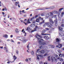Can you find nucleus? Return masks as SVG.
<instances>
[{
    "instance_id": "nucleus-1",
    "label": "nucleus",
    "mask_w": 64,
    "mask_h": 64,
    "mask_svg": "<svg viewBox=\"0 0 64 64\" xmlns=\"http://www.w3.org/2000/svg\"><path fill=\"white\" fill-rule=\"evenodd\" d=\"M36 38H37L38 40L39 43L41 45H46V44L45 42H43L42 41V40L43 41V40L42 39H41L40 38H38V37H37V36H36Z\"/></svg>"
},
{
    "instance_id": "nucleus-2",
    "label": "nucleus",
    "mask_w": 64,
    "mask_h": 64,
    "mask_svg": "<svg viewBox=\"0 0 64 64\" xmlns=\"http://www.w3.org/2000/svg\"><path fill=\"white\" fill-rule=\"evenodd\" d=\"M46 25H47L48 27L50 28H52V25L50 23V22H46V23L44 25V27H45L46 26Z\"/></svg>"
},
{
    "instance_id": "nucleus-3",
    "label": "nucleus",
    "mask_w": 64,
    "mask_h": 64,
    "mask_svg": "<svg viewBox=\"0 0 64 64\" xmlns=\"http://www.w3.org/2000/svg\"><path fill=\"white\" fill-rule=\"evenodd\" d=\"M50 17H51L52 18H53L54 16V15H53V14H54V12L52 11V12H50Z\"/></svg>"
},
{
    "instance_id": "nucleus-4",
    "label": "nucleus",
    "mask_w": 64,
    "mask_h": 64,
    "mask_svg": "<svg viewBox=\"0 0 64 64\" xmlns=\"http://www.w3.org/2000/svg\"><path fill=\"white\" fill-rule=\"evenodd\" d=\"M54 60V61H57V59H56L55 57H54V56H52L51 58V61L53 62V61Z\"/></svg>"
},
{
    "instance_id": "nucleus-5",
    "label": "nucleus",
    "mask_w": 64,
    "mask_h": 64,
    "mask_svg": "<svg viewBox=\"0 0 64 64\" xmlns=\"http://www.w3.org/2000/svg\"><path fill=\"white\" fill-rule=\"evenodd\" d=\"M40 20H42V22H40V24L41 25V24H42V23H44V20H43V18H41V17H40L39 18Z\"/></svg>"
},
{
    "instance_id": "nucleus-6",
    "label": "nucleus",
    "mask_w": 64,
    "mask_h": 64,
    "mask_svg": "<svg viewBox=\"0 0 64 64\" xmlns=\"http://www.w3.org/2000/svg\"><path fill=\"white\" fill-rule=\"evenodd\" d=\"M56 42H55V43L56 45H57L59 43V42L60 41V40L59 38H57L56 39Z\"/></svg>"
},
{
    "instance_id": "nucleus-7",
    "label": "nucleus",
    "mask_w": 64,
    "mask_h": 64,
    "mask_svg": "<svg viewBox=\"0 0 64 64\" xmlns=\"http://www.w3.org/2000/svg\"><path fill=\"white\" fill-rule=\"evenodd\" d=\"M58 20L57 19H56L55 20H54V22L55 23V25L56 26H57L58 25Z\"/></svg>"
},
{
    "instance_id": "nucleus-8",
    "label": "nucleus",
    "mask_w": 64,
    "mask_h": 64,
    "mask_svg": "<svg viewBox=\"0 0 64 64\" xmlns=\"http://www.w3.org/2000/svg\"><path fill=\"white\" fill-rule=\"evenodd\" d=\"M51 17H50L49 18L50 20L49 21L51 23H52V24H54V22L53 21V20H52V19H51Z\"/></svg>"
},
{
    "instance_id": "nucleus-9",
    "label": "nucleus",
    "mask_w": 64,
    "mask_h": 64,
    "mask_svg": "<svg viewBox=\"0 0 64 64\" xmlns=\"http://www.w3.org/2000/svg\"><path fill=\"white\" fill-rule=\"evenodd\" d=\"M38 28V27L37 26H36L35 28H34V30H32L31 32V33H32V32H34V31H36V29H37Z\"/></svg>"
},
{
    "instance_id": "nucleus-10",
    "label": "nucleus",
    "mask_w": 64,
    "mask_h": 64,
    "mask_svg": "<svg viewBox=\"0 0 64 64\" xmlns=\"http://www.w3.org/2000/svg\"><path fill=\"white\" fill-rule=\"evenodd\" d=\"M13 59L14 60V61H13L12 62H10L11 63H12V62H14V61H15V60H16V59H17V57L16 56H13Z\"/></svg>"
},
{
    "instance_id": "nucleus-11",
    "label": "nucleus",
    "mask_w": 64,
    "mask_h": 64,
    "mask_svg": "<svg viewBox=\"0 0 64 64\" xmlns=\"http://www.w3.org/2000/svg\"><path fill=\"white\" fill-rule=\"evenodd\" d=\"M50 14H49V13H48L46 15V18H48V17H50L49 18H50Z\"/></svg>"
},
{
    "instance_id": "nucleus-12",
    "label": "nucleus",
    "mask_w": 64,
    "mask_h": 64,
    "mask_svg": "<svg viewBox=\"0 0 64 64\" xmlns=\"http://www.w3.org/2000/svg\"><path fill=\"white\" fill-rule=\"evenodd\" d=\"M54 8H55L54 6H52V7H50L48 8H46V9H54Z\"/></svg>"
},
{
    "instance_id": "nucleus-13",
    "label": "nucleus",
    "mask_w": 64,
    "mask_h": 64,
    "mask_svg": "<svg viewBox=\"0 0 64 64\" xmlns=\"http://www.w3.org/2000/svg\"><path fill=\"white\" fill-rule=\"evenodd\" d=\"M20 39H19V40H20V41H23V39L24 38L23 37H21L20 36L19 37Z\"/></svg>"
},
{
    "instance_id": "nucleus-14",
    "label": "nucleus",
    "mask_w": 64,
    "mask_h": 64,
    "mask_svg": "<svg viewBox=\"0 0 64 64\" xmlns=\"http://www.w3.org/2000/svg\"><path fill=\"white\" fill-rule=\"evenodd\" d=\"M58 29L59 31H63V28H61V27L58 26Z\"/></svg>"
},
{
    "instance_id": "nucleus-15",
    "label": "nucleus",
    "mask_w": 64,
    "mask_h": 64,
    "mask_svg": "<svg viewBox=\"0 0 64 64\" xmlns=\"http://www.w3.org/2000/svg\"><path fill=\"white\" fill-rule=\"evenodd\" d=\"M44 38L46 39H49V37L47 36H44Z\"/></svg>"
},
{
    "instance_id": "nucleus-16",
    "label": "nucleus",
    "mask_w": 64,
    "mask_h": 64,
    "mask_svg": "<svg viewBox=\"0 0 64 64\" xmlns=\"http://www.w3.org/2000/svg\"><path fill=\"white\" fill-rule=\"evenodd\" d=\"M59 56L61 57L62 56L64 57V54H59Z\"/></svg>"
},
{
    "instance_id": "nucleus-17",
    "label": "nucleus",
    "mask_w": 64,
    "mask_h": 64,
    "mask_svg": "<svg viewBox=\"0 0 64 64\" xmlns=\"http://www.w3.org/2000/svg\"><path fill=\"white\" fill-rule=\"evenodd\" d=\"M45 30H43L42 31V35H46V34H44V33H45Z\"/></svg>"
},
{
    "instance_id": "nucleus-18",
    "label": "nucleus",
    "mask_w": 64,
    "mask_h": 64,
    "mask_svg": "<svg viewBox=\"0 0 64 64\" xmlns=\"http://www.w3.org/2000/svg\"><path fill=\"white\" fill-rule=\"evenodd\" d=\"M28 40H26V39L24 40H23V42L24 43H25Z\"/></svg>"
},
{
    "instance_id": "nucleus-19",
    "label": "nucleus",
    "mask_w": 64,
    "mask_h": 64,
    "mask_svg": "<svg viewBox=\"0 0 64 64\" xmlns=\"http://www.w3.org/2000/svg\"><path fill=\"white\" fill-rule=\"evenodd\" d=\"M58 44L59 47V46H60V48H61V47H62V44H59V43L58 44Z\"/></svg>"
},
{
    "instance_id": "nucleus-20",
    "label": "nucleus",
    "mask_w": 64,
    "mask_h": 64,
    "mask_svg": "<svg viewBox=\"0 0 64 64\" xmlns=\"http://www.w3.org/2000/svg\"><path fill=\"white\" fill-rule=\"evenodd\" d=\"M35 24H32L30 25V26L32 27H35Z\"/></svg>"
},
{
    "instance_id": "nucleus-21",
    "label": "nucleus",
    "mask_w": 64,
    "mask_h": 64,
    "mask_svg": "<svg viewBox=\"0 0 64 64\" xmlns=\"http://www.w3.org/2000/svg\"><path fill=\"white\" fill-rule=\"evenodd\" d=\"M3 37L7 38H8V35H7V34H6L5 35H4L3 36Z\"/></svg>"
},
{
    "instance_id": "nucleus-22",
    "label": "nucleus",
    "mask_w": 64,
    "mask_h": 64,
    "mask_svg": "<svg viewBox=\"0 0 64 64\" xmlns=\"http://www.w3.org/2000/svg\"><path fill=\"white\" fill-rule=\"evenodd\" d=\"M31 53L32 54V56H34V52L33 51L31 52Z\"/></svg>"
},
{
    "instance_id": "nucleus-23",
    "label": "nucleus",
    "mask_w": 64,
    "mask_h": 64,
    "mask_svg": "<svg viewBox=\"0 0 64 64\" xmlns=\"http://www.w3.org/2000/svg\"><path fill=\"white\" fill-rule=\"evenodd\" d=\"M18 28H16V29L15 30V31L16 32V33H18L19 32V31H18Z\"/></svg>"
},
{
    "instance_id": "nucleus-24",
    "label": "nucleus",
    "mask_w": 64,
    "mask_h": 64,
    "mask_svg": "<svg viewBox=\"0 0 64 64\" xmlns=\"http://www.w3.org/2000/svg\"><path fill=\"white\" fill-rule=\"evenodd\" d=\"M37 36H38V37H40V38H42V36H41V35H39L38 34L37 35Z\"/></svg>"
},
{
    "instance_id": "nucleus-25",
    "label": "nucleus",
    "mask_w": 64,
    "mask_h": 64,
    "mask_svg": "<svg viewBox=\"0 0 64 64\" xmlns=\"http://www.w3.org/2000/svg\"><path fill=\"white\" fill-rule=\"evenodd\" d=\"M60 61H61V62H62L63 61V60L62 58H61L59 59Z\"/></svg>"
},
{
    "instance_id": "nucleus-26",
    "label": "nucleus",
    "mask_w": 64,
    "mask_h": 64,
    "mask_svg": "<svg viewBox=\"0 0 64 64\" xmlns=\"http://www.w3.org/2000/svg\"><path fill=\"white\" fill-rule=\"evenodd\" d=\"M36 22H39V20L38 18H37L36 19Z\"/></svg>"
},
{
    "instance_id": "nucleus-27",
    "label": "nucleus",
    "mask_w": 64,
    "mask_h": 64,
    "mask_svg": "<svg viewBox=\"0 0 64 64\" xmlns=\"http://www.w3.org/2000/svg\"><path fill=\"white\" fill-rule=\"evenodd\" d=\"M53 12H54V13H55V14H57L58 13V12L57 11H56L55 10H54V11H53Z\"/></svg>"
},
{
    "instance_id": "nucleus-28",
    "label": "nucleus",
    "mask_w": 64,
    "mask_h": 64,
    "mask_svg": "<svg viewBox=\"0 0 64 64\" xmlns=\"http://www.w3.org/2000/svg\"><path fill=\"white\" fill-rule=\"evenodd\" d=\"M62 32H60L59 33V35L60 36H61L62 37L63 36L62 35V34H61Z\"/></svg>"
},
{
    "instance_id": "nucleus-29",
    "label": "nucleus",
    "mask_w": 64,
    "mask_h": 64,
    "mask_svg": "<svg viewBox=\"0 0 64 64\" xmlns=\"http://www.w3.org/2000/svg\"><path fill=\"white\" fill-rule=\"evenodd\" d=\"M41 51L42 53V54H43V53H44V50H41Z\"/></svg>"
},
{
    "instance_id": "nucleus-30",
    "label": "nucleus",
    "mask_w": 64,
    "mask_h": 64,
    "mask_svg": "<svg viewBox=\"0 0 64 64\" xmlns=\"http://www.w3.org/2000/svg\"><path fill=\"white\" fill-rule=\"evenodd\" d=\"M38 56L42 58H43V55H38Z\"/></svg>"
},
{
    "instance_id": "nucleus-31",
    "label": "nucleus",
    "mask_w": 64,
    "mask_h": 64,
    "mask_svg": "<svg viewBox=\"0 0 64 64\" xmlns=\"http://www.w3.org/2000/svg\"><path fill=\"white\" fill-rule=\"evenodd\" d=\"M62 9H63V8H60L59 10V12H60L61 11V10H62Z\"/></svg>"
},
{
    "instance_id": "nucleus-32",
    "label": "nucleus",
    "mask_w": 64,
    "mask_h": 64,
    "mask_svg": "<svg viewBox=\"0 0 64 64\" xmlns=\"http://www.w3.org/2000/svg\"><path fill=\"white\" fill-rule=\"evenodd\" d=\"M29 20V19H28L27 21V22L28 23H31V22H30Z\"/></svg>"
},
{
    "instance_id": "nucleus-33",
    "label": "nucleus",
    "mask_w": 64,
    "mask_h": 64,
    "mask_svg": "<svg viewBox=\"0 0 64 64\" xmlns=\"http://www.w3.org/2000/svg\"><path fill=\"white\" fill-rule=\"evenodd\" d=\"M58 53H61L62 52V51H61V50H58Z\"/></svg>"
},
{
    "instance_id": "nucleus-34",
    "label": "nucleus",
    "mask_w": 64,
    "mask_h": 64,
    "mask_svg": "<svg viewBox=\"0 0 64 64\" xmlns=\"http://www.w3.org/2000/svg\"><path fill=\"white\" fill-rule=\"evenodd\" d=\"M34 19V17H32V18H31L30 19V21H32V20H33Z\"/></svg>"
},
{
    "instance_id": "nucleus-35",
    "label": "nucleus",
    "mask_w": 64,
    "mask_h": 64,
    "mask_svg": "<svg viewBox=\"0 0 64 64\" xmlns=\"http://www.w3.org/2000/svg\"><path fill=\"white\" fill-rule=\"evenodd\" d=\"M55 56L56 58L58 57V56L57 54H55Z\"/></svg>"
},
{
    "instance_id": "nucleus-36",
    "label": "nucleus",
    "mask_w": 64,
    "mask_h": 64,
    "mask_svg": "<svg viewBox=\"0 0 64 64\" xmlns=\"http://www.w3.org/2000/svg\"><path fill=\"white\" fill-rule=\"evenodd\" d=\"M50 56H49L48 57V60L49 61H50Z\"/></svg>"
},
{
    "instance_id": "nucleus-37",
    "label": "nucleus",
    "mask_w": 64,
    "mask_h": 64,
    "mask_svg": "<svg viewBox=\"0 0 64 64\" xmlns=\"http://www.w3.org/2000/svg\"><path fill=\"white\" fill-rule=\"evenodd\" d=\"M44 9V8H40V9H38V10H43Z\"/></svg>"
},
{
    "instance_id": "nucleus-38",
    "label": "nucleus",
    "mask_w": 64,
    "mask_h": 64,
    "mask_svg": "<svg viewBox=\"0 0 64 64\" xmlns=\"http://www.w3.org/2000/svg\"><path fill=\"white\" fill-rule=\"evenodd\" d=\"M61 14H62V16H63V15H64V12H62Z\"/></svg>"
},
{
    "instance_id": "nucleus-39",
    "label": "nucleus",
    "mask_w": 64,
    "mask_h": 64,
    "mask_svg": "<svg viewBox=\"0 0 64 64\" xmlns=\"http://www.w3.org/2000/svg\"><path fill=\"white\" fill-rule=\"evenodd\" d=\"M47 54V53H46L44 55V56H47V54Z\"/></svg>"
},
{
    "instance_id": "nucleus-40",
    "label": "nucleus",
    "mask_w": 64,
    "mask_h": 64,
    "mask_svg": "<svg viewBox=\"0 0 64 64\" xmlns=\"http://www.w3.org/2000/svg\"><path fill=\"white\" fill-rule=\"evenodd\" d=\"M35 22H36L35 20H34L33 21V23H34V24H35Z\"/></svg>"
},
{
    "instance_id": "nucleus-41",
    "label": "nucleus",
    "mask_w": 64,
    "mask_h": 64,
    "mask_svg": "<svg viewBox=\"0 0 64 64\" xmlns=\"http://www.w3.org/2000/svg\"><path fill=\"white\" fill-rule=\"evenodd\" d=\"M61 26L62 27H64V24H62L61 25Z\"/></svg>"
},
{
    "instance_id": "nucleus-42",
    "label": "nucleus",
    "mask_w": 64,
    "mask_h": 64,
    "mask_svg": "<svg viewBox=\"0 0 64 64\" xmlns=\"http://www.w3.org/2000/svg\"><path fill=\"white\" fill-rule=\"evenodd\" d=\"M38 54H42L41 51H40L38 52Z\"/></svg>"
},
{
    "instance_id": "nucleus-43",
    "label": "nucleus",
    "mask_w": 64,
    "mask_h": 64,
    "mask_svg": "<svg viewBox=\"0 0 64 64\" xmlns=\"http://www.w3.org/2000/svg\"><path fill=\"white\" fill-rule=\"evenodd\" d=\"M15 4H19V2H16L14 3Z\"/></svg>"
},
{
    "instance_id": "nucleus-44",
    "label": "nucleus",
    "mask_w": 64,
    "mask_h": 64,
    "mask_svg": "<svg viewBox=\"0 0 64 64\" xmlns=\"http://www.w3.org/2000/svg\"><path fill=\"white\" fill-rule=\"evenodd\" d=\"M16 53H17V54H18V51L17 50H16Z\"/></svg>"
},
{
    "instance_id": "nucleus-45",
    "label": "nucleus",
    "mask_w": 64,
    "mask_h": 64,
    "mask_svg": "<svg viewBox=\"0 0 64 64\" xmlns=\"http://www.w3.org/2000/svg\"><path fill=\"white\" fill-rule=\"evenodd\" d=\"M11 42H14V41L12 39L11 40Z\"/></svg>"
},
{
    "instance_id": "nucleus-46",
    "label": "nucleus",
    "mask_w": 64,
    "mask_h": 64,
    "mask_svg": "<svg viewBox=\"0 0 64 64\" xmlns=\"http://www.w3.org/2000/svg\"><path fill=\"white\" fill-rule=\"evenodd\" d=\"M50 46H52V48H54V46H52V45Z\"/></svg>"
},
{
    "instance_id": "nucleus-47",
    "label": "nucleus",
    "mask_w": 64,
    "mask_h": 64,
    "mask_svg": "<svg viewBox=\"0 0 64 64\" xmlns=\"http://www.w3.org/2000/svg\"><path fill=\"white\" fill-rule=\"evenodd\" d=\"M26 62H28V59H26Z\"/></svg>"
},
{
    "instance_id": "nucleus-48",
    "label": "nucleus",
    "mask_w": 64,
    "mask_h": 64,
    "mask_svg": "<svg viewBox=\"0 0 64 64\" xmlns=\"http://www.w3.org/2000/svg\"><path fill=\"white\" fill-rule=\"evenodd\" d=\"M38 17V15H36L35 16V18H37Z\"/></svg>"
},
{
    "instance_id": "nucleus-49",
    "label": "nucleus",
    "mask_w": 64,
    "mask_h": 64,
    "mask_svg": "<svg viewBox=\"0 0 64 64\" xmlns=\"http://www.w3.org/2000/svg\"><path fill=\"white\" fill-rule=\"evenodd\" d=\"M40 50L38 49V50H37L36 52L37 53V52H38V51H39Z\"/></svg>"
},
{
    "instance_id": "nucleus-50",
    "label": "nucleus",
    "mask_w": 64,
    "mask_h": 64,
    "mask_svg": "<svg viewBox=\"0 0 64 64\" xmlns=\"http://www.w3.org/2000/svg\"><path fill=\"white\" fill-rule=\"evenodd\" d=\"M28 59L30 60V61H31V58H28Z\"/></svg>"
},
{
    "instance_id": "nucleus-51",
    "label": "nucleus",
    "mask_w": 64,
    "mask_h": 64,
    "mask_svg": "<svg viewBox=\"0 0 64 64\" xmlns=\"http://www.w3.org/2000/svg\"><path fill=\"white\" fill-rule=\"evenodd\" d=\"M37 58L38 59V60H39V58L38 56H37Z\"/></svg>"
},
{
    "instance_id": "nucleus-52",
    "label": "nucleus",
    "mask_w": 64,
    "mask_h": 64,
    "mask_svg": "<svg viewBox=\"0 0 64 64\" xmlns=\"http://www.w3.org/2000/svg\"><path fill=\"white\" fill-rule=\"evenodd\" d=\"M7 63H8V64H10V62L8 61L7 62Z\"/></svg>"
},
{
    "instance_id": "nucleus-53",
    "label": "nucleus",
    "mask_w": 64,
    "mask_h": 64,
    "mask_svg": "<svg viewBox=\"0 0 64 64\" xmlns=\"http://www.w3.org/2000/svg\"><path fill=\"white\" fill-rule=\"evenodd\" d=\"M29 48V44H28L27 46V48Z\"/></svg>"
},
{
    "instance_id": "nucleus-54",
    "label": "nucleus",
    "mask_w": 64,
    "mask_h": 64,
    "mask_svg": "<svg viewBox=\"0 0 64 64\" xmlns=\"http://www.w3.org/2000/svg\"><path fill=\"white\" fill-rule=\"evenodd\" d=\"M18 7L19 8H20V4H19L18 5Z\"/></svg>"
},
{
    "instance_id": "nucleus-55",
    "label": "nucleus",
    "mask_w": 64,
    "mask_h": 64,
    "mask_svg": "<svg viewBox=\"0 0 64 64\" xmlns=\"http://www.w3.org/2000/svg\"><path fill=\"white\" fill-rule=\"evenodd\" d=\"M54 18H56V15H55L54 16Z\"/></svg>"
},
{
    "instance_id": "nucleus-56",
    "label": "nucleus",
    "mask_w": 64,
    "mask_h": 64,
    "mask_svg": "<svg viewBox=\"0 0 64 64\" xmlns=\"http://www.w3.org/2000/svg\"><path fill=\"white\" fill-rule=\"evenodd\" d=\"M44 14H41V16H44Z\"/></svg>"
},
{
    "instance_id": "nucleus-57",
    "label": "nucleus",
    "mask_w": 64,
    "mask_h": 64,
    "mask_svg": "<svg viewBox=\"0 0 64 64\" xmlns=\"http://www.w3.org/2000/svg\"><path fill=\"white\" fill-rule=\"evenodd\" d=\"M10 37L11 38H12V37H13V35H11L10 36Z\"/></svg>"
},
{
    "instance_id": "nucleus-58",
    "label": "nucleus",
    "mask_w": 64,
    "mask_h": 64,
    "mask_svg": "<svg viewBox=\"0 0 64 64\" xmlns=\"http://www.w3.org/2000/svg\"><path fill=\"white\" fill-rule=\"evenodd\" d=\"M0 48H1V49H3V46H0Z\"/></svg>"
},
{
    "instance_id": "nucleus-59",
    "label": "nucleus",
    "mask_w": 64,
    "mask_h": 64,
    "mask_svg": "<svg viewBox=\"0 0 64 64\" xmlns=\"http://www.w3.org/2000/svg\"><path fill=\"white\" fill-rule=\"evenodd\" d=\"M49 50H46V52H49Z\"/></svg>"
},
{
    "instance_id": "nucleus-60",
    "label": "nucleus",
    "mask_w": 64,
    "mask_h": 64,
    "mask_svg": "<svg viewBox=\"0 0 64 64\" xmlns=\"http://www.w3.org/2000/svg\"><path fill=\"white\" fill-rule=\"evenodd\" d=\"M46 30H49V28H46Z\"/></svg>"
},
{
    "instance_id": "nucleus-61",
    "label": "nucleus",
    "mask_w": 64,
    "mask_h": 64,
    "mask_svg": "<svg viewBox=\"0 0 64 64\" xmlns=\"http://www.w3.org/2000/svg\"><path fill=\"white\" fill-rule=\"evenodd\" d=\"M61 62H58V64H61Z\"/></svg>"
},
{
    "instance_id": "nucleus-62",
    "label": "nucleus",
    "mask_w": 64,
    "mask_h": 64,
    "mask_svg": "<svg viewBox=\"0 0 64 64\" xmlns=\"http://www.w3.org/2000/svg\"><path fill=\"white\" fill-rule=\"evenodd\" d=\"M22 12L23 13H24V10H22Z\"/></svg>"
},
{
    "instance_id": "nucleus-63",
    "label": "nucleus",
    "mask_w": 64,
    "mask_h": 64,
    "mask_svg": "<svg viewBox=\"0 0 64 64\" xmlns=\"http://www.w3.org/2000/svg\"><path fill=\"white\" fill-rule=\"evenodd\" d=\"M2 14H3V15H4L5 14L4 13V12H2Z\"/></svg>"
},
{
    "instance_id": "nucleus-64",
    "label": "nucleus",
    "mask_w": 64,
    "mask_h": 64,
    "mask_svg": "<svg viewBox=\"0 0 64 64\" xmlns=\"http://www.w3.org/2000/svg\"><path fill=\"white\" fill-rule=\"evenodd\" d=\"M62 40H64V38H62Z\"/></svg>"
}]
</instances>
